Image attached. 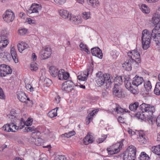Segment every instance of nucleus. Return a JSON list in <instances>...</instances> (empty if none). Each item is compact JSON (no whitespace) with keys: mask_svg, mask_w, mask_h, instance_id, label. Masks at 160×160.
<instances>
[{"mask_svg":"<svg viewBox=\"0 0 160 160\" xmlns=\"http://www.w3.org/2000/svg\"><path fill=\"white\" fill-rule=\"evenodd\" d=\"M57 110L55 111V109H53L48 113V116L51 118H53L57 115Z\"/></svg>","mask_w":160,"mask_h":160,"instance_id":"45","label":"nucleus"},{"mask_svg":"<svg viewBox=\"0 0 160 160\" xmlns=\"http://www.w3.org/2000/svg\"><path fill=\"white\" fill-rule=\"evenodd\" d=\"M64 70L63 69H61L58 71L57 75H58V77L59 80H62V76L63 73H64Z\"/></svg>","mask_w":160,"mask_h":160,"instance_id":"52","label":"nucleus"},{"mask_svg":"<svg viewBox=\"0 0 160 160\" xmlns=\"http://www.w3.org/2000/svg\"><path fill=\"white\" fill-rule=\"evenodd\" d=\"M153 40L157 45L160 43V33H158V35L153 38Z\"/></svg>","mask_w":160,"mask_h":160,"instance_id":"49","label":"nucleus"},{"mask_svg":"<svg viewBox=\"0 0 160 160\" xmlns=\"http://www.w3.org/2000/svg\"><path fill=\"white\" fill-rule=\"evenodd\" d=\"M30 69L33 71H36L38 69V64L34 62H32L30 65Z\"/></svg>","mask_w":160,"mask_h":160,"instance_id":"44","label":"nucleus"},{"mask_svg":"<svg viewBox=\"0 0 160 160\" xmlns=\"http://www.w3.org/2000/svg\"><path fill=\"white\" fill-rule=\"evenodd\" d=\"M93 142L92 136L88 134L83 139V142L84 144L87 145L92 143Z\"/></svg>","mask_w":160,"mask_h":160,"instance_id":"18","label":"nucleus"},{"mask_svg":"<svg viewBox=\"0 0 160 160\" xmlns=\"http://www.w3.org/2000/svg\"><path fill=\"white\" fill-rule=\"evenodd\" d=\"M111 54L114 59H116L119 55V53L115 51H112L111 52Z\"/></svg>","mask_w":160,"mask_h":160,"instance_id":"60","label":"nucleus"},{"mask_svg":"<svg viewBox=\"0 0 160 160\" xmlns=\"http://www.w3.org/2000/svg\"><path fill=\"white\" fill-rule=\"evenodd\" d=\"M154 92L157 95L160 94V82H158L156 83L154 90Z\"/></svg>","mask_w":160,"mask_h":160,"instance_id":"40","label":"nucleus"},{"mask_svg":"<svg viewBox=\"0 0 160 160\" xmlns=\"http://www.w3.org/2000/svg\"><path fill=\"white\" fill-rule=\"evenodd\" d=\"M140 160H149L150 158L145 152H142L138 158Z\"/></svg>","mask_w":160,"mask_h":160,"instance_id":"34","label":"nucleus"},{"mask_svg":"<svg viewBox=\"0 0 160 160\" xmlns=\"http://www.w3.org/2000/svg\"><path fill=\"white\" fill-rule=\"evenodd\" d=\"M83 17L85 19H87L90 18V12H84L83 13Z\"/></svg>","mask_w":160,"mask_h":160,"instance_id":"54","label":"nucleus"},{"mask_svg":"<svg viewBox=\"0 0 160 160\" xmlns=\"http://www.w3.org/2000/svg\"><path fill=\"white\" fill-rule=\"evenodd\" d=\"M125 87L128 89H130L132 87V85L131 83V81L124 83Z\"/></svg>","mask_w":160,"mask_h":160,"instance_id":"63","label":"nucleus"},{"mask_svg":"<svg viewBox=\"0 0 160 160\" xmlns=\"http://www.w3.org/2000/svg\"><path fill=\"white\" fill-rule=\"evenodd\" d=\"M122 142H120V143H117L116 144H113V147H115V151L117 153L119 152L120 150V148H121L122 146Z\"/></svg>","mask_w":160,"mask_h":160,"instance_id":"41","label":"nucleus"},{"mask_svg":"<svg viewBox=\"0 0 160 160\" xmlns=\"http://www.w3.org/2000/svg\"><path fill=\"white\" fill-rule=\"evenodd\" d=\"M87 2L89 5L94 7L98 6L99 5L98 0H88Z\"/></svg>","mask_w":160,"mask_h":160,"instance_id":"35","label":"nucleus"},{"mask_svg":"<svg viewBox=\"0 0 160 160\" xmlns=\"http://www.w3.org/2000/svg\"><path fill=\"white\" fill-rule=\"evenodd\" d=\"M151 22L154 25L160 23V15L158 14H154L152 19Z\"/></svg>","mask_w":160,"mask_h":160,"instance_id":"17","label":"nucleus"},{"mask_svg":"<svg viewBox=\"0 0 160 160\" xmlns=\"http://www.w3.org/2000/svg\"><path fill=\"white\" fill-rule=\"evenodd\" d=\"M54 160H67L66 158H65L64 156L61 155H58L56 156Z\"/></svg>","mask_w":160,"mask_h":160,"instance_id":"58","label":"nucleus"},{"mask_svg":"<svg viewBox=\"0 0 160 160\" xmlns=\"http://www.w3.org/2000/svg\"><path fill=\"white\" fill-rule=\"evenodd\" d=\"M73 84L71 80L65 81L62 84V90L66 92H69L73 89Z\"/></svg>","mask_w":160,"mask_h":160,"instance_id":"6","label":"nucleus"},{"mask_svg":"<svg viewBox=\"0 0 160 160\" xmlns=\"http://www.w3.org/2000/svg\"><path fill=\"white\" fill-rule=\"evenodd\" d=\"M51 54V49L50 47L47 46L43 47L40 53L41 58L42 60L47 59L50 57Z\"/></svg>","mask_w":160,"mask_h":160,"instance_id":"5","label":"nucleus"},{"mask_svg":"<svg viewBox=\"0 0 160 160\" xmlns=\"http://www.w3.org/2000/svg\"><path fill=\"white\" fill-rule=\"evenodd\" d=\"M0 98L2 99H5V96L3 92L2 89L0 87Z\"/></svg>","mask_w":160,"mask_h":160,"instance_id":"59","label":"nucleus"},{"mask_svg":"<svg viewBox=\"0 0 160 160\" xmlns=\"http://www.w3.org/2000/svg\"><path fill=\"white\" fill-rule=\"evenodd\" d=\"M93 65L92 63L90 64V66H89L87 69V72H85V73L86 74L87 76H88L89 74V72L91 71L92 72L93 70Z\"/></svg>","mask_w":160,"mask_h":160,"instance_id":"50","label":"nucleus"},{"mask_svg":"<svg viewBox=\"0 0 160 160\" xmlns=\"http://www.w3.org/2000/svg\"><path fill=\"white\" fill-rule=\"evenodd\" d=\"M15 123H11V128H13V130L15 131V132H16L15 130H18L19 129H21L23 127V126H22L21 127L20 126H17L16 125V124H15Z\"/></svg>","mask_w":160,"mask_h":160,"instance_id":"48","label":"nucleus"},{"mask_svg":"<svg viewBox=\"0 0 160 160\" xmlns=\"http://www.w3.org/2000/svg\"><path fill=\"white\" fill-rule=\"evenodd\" d=\"M158 33H160V32L159 31L158 32L156 31L155 29H153L152 30V33L151 34V37L152 38L156 37V36L158 35Z\"/></svg>","mask_w":160,"mask_h":160,"instance_id":"57","label":"nucleus"},{"mask_svg":"<svg viewBox=\"0 0 160 160\" xmlns=\"http://www.w3.org/2000/svg\"><path fill=\"white\" fill-rule=\"evenodd\" d=\"M151 40H144L143 41L142 40V48L144 50L147 49L150 46V44Z\"/></svg>","mask_w":160,"mask_h":160,"instance_id":"30","label":"nucleus"},{"mask_svg":"<svg viewBox=\"0 0 160 160\" xmlns=\"http://www.w3.org/2000/svg\"><path fill=\"white\" fill-rule=\"evenodd\" d=\"M139 103L138 102H135L130 104L129 106L130 110L133 112H135L139 107Z\"/></svg>","mask_w":160,"mask_h":160,"instance_id":"25","label":"nucleus"},{"mask_svg":"<svg viewBox=\"0 0 160 160\" xmlns=\"http://www.w3.org/2000/svg\"><path fill=\"white\" fill-rule=\"evenodd\" d=\"M8 35V32L6 30H2L1 32L0 37L5 40H8L7 38Z\"/></svg>","mask_w":160,"mask_h":160,"instance_id":"36","label":"nucleus"},{"mask_svg":"<svg viewBox=\"0 0 160 160\" xmlns=\"http://www.w3.org/2000/svg\"><path fill=\"white\" fill-rule=\"evenodd\" d=\"M141 9L142 12L145 13H148L150 12L149 8L145 4H142L141 5Z\"/></svg>","mask_w":160,"mask_h":160,"instance_id":"43","label":"nucleus"},{"mask_svg":"<svg viewBox=\"0 0 160 160\" xmlns=\"http://www.w3.org/2000/svg\"><path fill=\"white\" fill-rule=\"evenodd\" d=\"M113 89V93L114 96L119 98L124 97L122 89L119 86H114Z\"/></svg>","mask_w":160,"mask_h":160,"instance_id":"7","label":"nucleus"},{"mask_svg":"<svg viewBox=\"0 0 160 160\" xmlns=\"http://www.w3.org/2000/svg\"><path fill=\"white\" fill-rule=\"evenodd\" d=\"M91 53L93 56H96L100 59L102 58V53L101 50L98 47H95L91 49Z\"/></svg>","mask_w":160,"mask_h":160,"instance_id":"10","label":"nucleus"},{"mask_svg":"<svg viewBox=\"0 0 160 160\" xmlns=\"http://www.w3.org/2000/svg\"><path fill=\"white\" fill-rule=\"evenodd\" d=\"M11 54L12 58L15 63H18V59L17 53L15 48L13 47L11 48Z\"/></svg>","mask_w":160,"mask_h":160,"instance_id":"20","label":"nucleus"},{"mask_svg":"<svg viewBox=\"0 0 160 160\" xmlns=\"http://www.w3.org/2000/svg\"><path fill=\"white\" fill-rule=\"evenodd\" d=\"M27 31L26 29H22L18 31V32L21 35H23L26 33Z\"/></svg>","mask_w":160,"mask_h":160,"instance_id":"61","label":"nucleus"},{"mask_svg":"<svg viewBox=\"0 0 160 160\" xmlns=\"http://www.w3.org/2000/svg\"><path fill=\"white\" fill-rule=\"evenodd\" d=\"M131 59L127 58L125 62L122 64V67L126 70L131 71L132 70V65Z\"/></svg>","mask_w":160,"mask_h":160,"instance_id":"14","label":"nucleus"},{"mask_svg":"<svg viewBox=\"0 0 160 160\" xmlns=\"http://www.w3.org/2000/svg\"><path fill=\"white\" fill-rule=\"evenodd\" d=\"M150 33L151 32L147 29L143 30L142 33V40H151V36Z\"/></svg>","mask_w":160,"mask_h":160,"instance_id":"12","label":"nucleus"},{"mask_svg":"<svg viewBox=\"0 0 160 160\" xmlns=\"http://www.w3.org/2000/svg\"><path fill=\"white\" fill-rule=\"evenodd\" d=\"M24 132H37L38 130L34 126L29 127H25V128L23 130Z\"/></svg>","mask_w":160,"mask_h":160,"instance_id":"39","label":"nucleus"},{"mask_svg":"<svg viewBox=\"0 0 160 160\" xmlns=\"http://www.w3.org/2000/svg\"><path fill=\"white\" fill-rule=\"evenodd\" d=\"M69 20L71 22L75 24H78L81 22V20L80 17L72 16L71 14L69 15Z\"/></svg>","mask_w":160,"mask_h":160,"instance_id":"16","label":"nucleus"},{"mask_svg":"<svg viewBox=\"0 0 160 160\" xmlns=\"http://www.w3.org/2000/svg\"><path fill=\"white\" fill-rule=\"evenodd\" d=\"M139 108L143 112H148V115L146 114V115L147 116L148 121L149 123L151 122V124H152L156 122L155 118L152 116L153 113L155 111V108L154 106L152 105L143 103L140 105Z\"/></svg>","mask_w":160,"mask_h":160,"instance_id":"2","label":"nucleus"},{"mask_svg":"<svg viewBox=\"0 0 160 160\" xmlns=\"http://www.w3.org/2000/svg\"><path fill=\"white\" fill-rule=\"evenodd\" d=\"M40 135L39 132L37 130V132H33L31 136L32 138L34 139L35 140V141L33 140V142H36V139H37V141H39V140H41L40 138H38V136Z\"/></svg>","mask_w":160,"mask_h":160,"instance_id":"38","label":"nucleus"},{"mask_svg":"<svg viewBox=\"0 0 160 160\" xmlns=\"http://www.w3.org/2000/svg\"><path fill=\"white\" fill-rule=\"evenodd\" d=\"M62 76V80H67L69 77L70 75L68 72L64 71V73H63Z\"/></svg>","mask_w":160,"mask_h":160,"instance_id":"53","label":"nucleus"},{"mask_svg":"<svg viewBox=\"0 0 160 160\" xmlns=\"http://www.w3.org/2000/svg\"><path fill=\"white\" fill-rule=\"evenodd\" d=\"M2 130L7 132H15V131L13 130V129L11 128V123L10 124H7L4 125L2 127Z\"/></svg>","mask_w":160,"mask_h":160,"instance_id":"28","label":"nucleus"},{"mask_svg":"<svg viewBox=\"0 0 160 160\" xmlns=\"http://www.w3.org/2000/svg\"><path fill=\"white\" fill-rule=\"evenodd\" d=\"M128 58L130 59H140V55L139 52L136 50H134L129 52L128 53Z\"/></svg>","mask_w":160,"mask_h":160,"instance_id":"9","label":"nucleus"},{"mask_svg":"<svg viewBox=\"0 0 160 160\" xmlns=\"http://www.w3.org/2000/svg\"><path fill=\"white\" fill-rule=\"evenodd\" d=\"M13 114L14 115L12 114H10L8 115L9 120L11 122L10 123H12V122L15 123L16 121H17L15 113H14Z\"/></svg>","mask_w":160,"mask_h":160,"instance_id":"42","label":"nucleus"},{"mask_svg":"<svg viewBox=\"0 0 160 160\" xmlns=\"http://www.w3.org/2000/svg\"><path fill=\"white\" fill-rule=\"evenodd\" d=\"M8 43V40H5L0 37V49L2 50L6 47Z\"/></svg>","mask_w":160,"mask_h":160,"instance_id":"29","label":"nucleus"},{"mask_svg":"<svg viewBox=\"0 0 160 160\" xmlns=\"http://www.w3.org/2000/svg\"><path fill=\"white\" fill-rule=\"evenodd\" d=\"M107 136L106 135H103L102 136V138H98L97 140V142L98 143L103 142L107 138Z\"/></svg>","mask_w":160,"mask_h":160,"instance_id":"47","label":"nucleus"},{"mask_svg":"<svg viewBox=\"0 0 160 160\" xmlns=\"http://www.w3.org/2000/svg\"><path fill=\"white\" fill-rule=\"evenodd\" d=\"M4 21L8 22H12L14 18V13L12 11L7 10L3 15Z\"/></svg>","mask_w":160,"mask_h":160,"instance_id":"8","label":"nucleus"},{"mask_svg":"<svg viewBox=\"0 0 160 160\" xmlns=\"http://www.w3.org/2000/svg\"><path fill=\"white\" fill-rule=\"evenodd\" d=\"M143 82V78L136 76L133 78L132 84L137 87L141 84Z\"/></svg>","mask_w":160,"mask_h":160,"instance_id":"13","label":"nucleus"},{"mask_svg":"<svg viewBox=\"0 0 160 160\" xmlns=\"http://www.w3.org/2000/svg\"><path fill=\"white\" fill-rule=\"evenodd\" d=\"M98 109L93 110L91 112L89 113L86 118V124L87 125H88L90 123V120H92L93 117L95 115V114L98 111Z\"/></svg>","mask_w":160,"mask_h":160,"instance_id":"15","label":"nucleus"},{"mask_svg":"<svg viewBox=\"0 0 160 160\" xmlns=\"http://www.w3.org/2000/svg\"><path fill=\"white\" fill-rule=\"evenodd\" d=\"M29 47L28 45L26 42H22L18 45V48L19 51L21 52L23 50Z\"/></svg>","mask_w":160,"mask_h":160,"instance_id":"19","label":"nucleus"},{"mask_svg":"<svg viewBox=\"0 0 160 160\" xmlns=\"http://www.w3.org/2000/svg\"><path fill=\"white\" fill-rule=\"evenodd\" d=\"M144 112H146H146H143L142 111V113H137L136 114V117L138 118L139 119H145L146 117L145 115L143 113Z\"/></svg>","mask_w":160,"mask_h":160,"instance_id":"46","label":"nucleus"},{"mask_svg":"<svg viewBox=\"0 0 160 160\" xmlns=\"http://www.w3.org/2000/svg\"><path fill=\"white\" fill-rule=\"evenodd\" d=\"M85 76H82V75H79L78 76V78L79 80L82 81H85L87 80V77L86 73H84V75Z\"/></svg>","mask_w":160,"mask_h":160,"instance_id":"51","label":"nucleus"},{"mask_svg":"<svg viewBox=\"0 0 160 160\" xmlns=\"http://www.w3.org/2000/svg\"><path fill=\"white\" fill-rule=\"evenodd\" d=\"M107 150L109 155H113L117 153L113 151V150L109 148L107 149Z\"/></svg>","mask_w":160,"mask_h":160,"instance_id":"62","label":"nucleus"},{"mask_svg":"<svg viewBox=\"0 0 160 160\" xmlns=\"http://www.w3.org/2000/svg\"><path fill=\"white\" fill-rule=\"evenodd\" d=\"M31 8L33 11V13H36L37 15L38 14V10H41V7L39 5L37 4H32L31 6Z\"/></svg>","mask_w":160,"mask_h":160,"instance_id":"26","label":"nucleus"},{"mask_svg":"<svg viewBox=\"0 0 160 160\" xmlns=\"http://www.w3.org/2000/svg\"><path fill=\"white\" fill-rule=\"evenodd\" d=\"M0 51V58L2 59L3 60L4 59H8V57H9V54L6 52H5L2 49Z\"/></svg>","mask_w":160,"mask_h":160,"instance_id":"31","label":"nucleus"},{"mask_svg":"<svg viewBox=\"0 0 160 160\" xmlns=\"http://www.w3.org/2000/svg\"><path fill=\"white\" fill-rule=\"evenodd\" d=\"M114 83V86H119L123 83V80L121 76H117L113 79V82Z\"/></svg>","mask_w":160,"mask_h":160,"instance_id":"21","label":"nucleus"},{"mask_svg":"<svg viewBox=\"0 0 160 160\" xmlns=\"http://www.w3.org/2000/svg\"><path fill=\"white\" fill-rule=\"evenodd\" d=\"M131 63L132 65V67L133 68H138L139 66V63L141 62V59L138 60L137 59H131Z\"/></svg>","mask_w":160,"mask_h":160,"instance_id":"27","label":"nucleus"},{"mask_svg":"<svg viewBox=\"0 0 160 160\" xmlns=\"http://www.w3.org/2000/svg\"><path fill=\"white\" fill-rule=\"evenodd\" d=\"M76 134L74 131H71L67 133H65L61 135L62 138L66 137L67 138L71 137V136L75 135Z\"/></svg>","mask_w":160,"mask_h":160,"instance_id":"37","label":"nucleus"},{"mask_svg":"<svg viewBox=\"0 0 160 160\" xmlns=\"http://www.w3.org/2000/svg\"><path fill=\"white\" fill-rule=\"evenodd\" d=\"M17 98L21 102L27 103V101H30L29 98H27L25 93L22 92H18L17 94Z\"/></svg>","mask_w":160,"mask_h":160,"instance_id":"11","label":"nucleus"},{"mask_svg":"<svg viewBox=\"0 0 160 160\" xmlns=\"http://www.w3.org/2000/svg\"><path fill=\"white\" fill-rule=\"evenodd\" d=\"M136 148L133 146H129L123 154V160H135Z\"/></svg>","mask_w":160,"mask_h":160,"instance_id":"3","label":"nucleus"},{"mask_svg":"<svg viewBox=\"0 0 160 160\" xmlns=\"http://www.w3.org/2000/svg\"><path fill=\"white\" fill-rule=\"evenodd\" d=\"M49 71L52 77H55L57 75L58 71V69L55 66H52L50 67Z\"/></svg>","mask_w":160,"mask_h":160,"instance_id":"22","label":"nucleus"},{"mask_svg":"<svg viewBox=\"0 0 160 160\" xmlns=\"http://www.w3.org/2000/svg\"><path fill=\"white\" fill-rule=\"evenodd\" d=\"M151 150L155 154L160 155V145L152 147Z\"/></svg>","mask_w":160,"mask_h":160,"instance_id":"32","label":"nucleus"},{"mask_svg":"<svg viewBox=\"0 0 160 160\" xmlns=\"http://www.w3.org/2000/svg\"><path fill=\"white\" fill-rule=\"evenodd\" d=\"M96 81L97 84L101 86L104 84L108 88L111 87L113 83V79L108 74H103L101 72H99L96 74Z\"/></svg>","mask_w":160,"mask_h":160,"instance_id":"1","label":"nucleus"},{"mask_svg":"<svg viewBox=\"0 0 160 160\" xmlns=\"http://www.w3.org/2000/svg\"><path fill=\"white\" fill-rule=\"evenodd\" d=\"M115 111L118 113H122L124 112V109L118 106L115 108Z\"/></svg>","mask_w":160,"mask_h":160,"instance_id":"56","label":"nucleus"},{"mask_svg":"<svg viewBox=\"0 0 160 160\" xmlns=\"http://www.w3.org/2000/svg\"><path fill=\"white\" fill-rule=\"evenodd\" d=\"M32 119L28 118L27 120L24 122V125L28 127L29 126H31L32 123Z\"/></svg>","mask_w":160,"mask_h":160,"instance_id":"55","label":"nucleus"},{"mask_svg":"<svg viewBox=\"0 0 160 160\" xmlns=\"http://www.w3.org/2000/svg\"><path fill=\"white\" fill-rule=\"evenodd\" d=\"M139 135V137L138 138V139L140 143L141 144L146 143L147 140L145 134L142 133H140Z\"/></svg>","mask_w":160,"mask_h":160,"instance_id":"24","label":"nucleus"},{"mask_svg":"<svg viewBox=\"0 0 160 160\" xmlns=\"http://www.w3.org/2000/svg\"><path fill=\"white\" fill-rule=\"evenodd\" d=\"M25 87L27 90H30V91H33V88L30 84H27L26 85Z\"/></svg>","mask_w":160,"mask_h":160,"instance_id":"64","label":"nucleus"},{"mask_svg":"<svg viewBox=\"0 0 160 160\" xmlns=\"http://www.w3.org/2000/svg\"><path fill=\"white\" fill-rule=\"evenodd\" d=\"M144 86L146 91L147 92L151 91L152 89V85L151 82L150 81H148L144 83Z\"/></svg>","mask_w":160,"mask_h":160,"instance_id":"33","label":"nucleus"},{"mask_svg":"<svg viewBox=\"0 0 160 160\" xmlns=\"http://www.w3.org/2000/svg\"><path fill=\"white\" fill-rule=\"evenodd\" d=\"M12 70L8 65L4 64L0 65V76L5 77L7 75L11 74Z\"/></svg>","mask_w":160,"mask_h":160,"instance_id":"4","label":"nucleus"},{"mask_svg":"<svg viewBox=\"0 0 160 160\" xmlns=\"http://www.w3.org/2000/svg\"><path fill=\"white\" fill-rule=\"evenodd\" d=\"M59 13L60 16L63 18H66L69 17V12L67 10L64 9L60 10L59 11Z\"/></svg>","mask_w":160,"mask_h":160,"instance_id":"23","label":"nucleus"}]
</instances>
